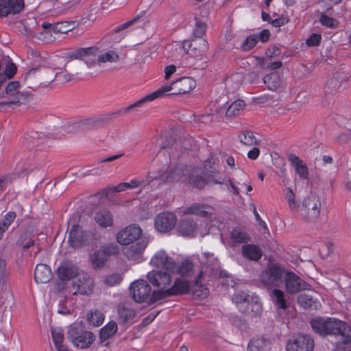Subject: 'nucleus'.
Instances as JSON below:
<instances>
[{
	"mask_svg": "<svg viewBox=\"0 0 351 351\" xmlns=\"http://www.w3.org/2000/svg\"><path fill=\"white\" fill-rule=\"evenodd\" d=\"M196 86L195 81L190 77H182L173 82L171 85H165L157 90L149 94L143 98L139 99L135 103L128 106L125 111L128 112L130 110L141 107L147 101H152L156 99L161 97L167 94V92L173 90L171 93L173 95L184 94L190 92Z\"/></svg>",
	"mask_w": 351,
	"mask_h": 351,
	"instance_id": "nucleus-1",
	"label": "nucleus"
},
{
	"mask_svg": "<svg viewBox=\"0 0 351 351\" xmlns=\"http://www.w3.org/2000/svg\"><path fill=\"white\" fill-rule=\"evenodd\" d=\"M322 208L320 197L315 194H311L304 198L296 213L305 221L315 223L319 218Z\"/></svg>",
	"mask_w": 351,
	"mask_h": 351,
	"instance_id": "nucleus-2",
	"label": "nucleus"
},
{
	"mask_svg": "<svg viewBox=\"0 0 351 351\" xmlns=\"http://www.w3.org/2000/svg\"><path fill=\"white\" fill-rule=\"evenodd\" d=\"M175 271L160 270L152 271L147 274V279L153 286L158 288L154 291V297L161 300L168 295H165V291L171 287L173 282L172 274Z\"/></svg>",
	"mask_w": 351,
	"mask_h": 351,
	"instance_id": "nucleus-3",
	"label": "nucleus"
},
{
	"mask_svg": "<svg viewBox=\"0 0 351 351\" xmlns=\"http://www.w3.org/2000/svg\"><path fill=\"white\" fill-rule=\"evenodd\" d=\"M67 337L74 346L81 349L88 348L95 341L93 333L86 330L80 322L74 323L69 327Z\"/></svg>",
	"mask_w": 351,
	"mask_h": 351,
	"instance_id": "nucleus-4",
	"label": "nucleus"
},
{
	"mask_svg": "<svg viewBox=\"0 0 351 351\" xmlns=\"http://www.w3.org/2000/svg\"><path fill=\"white\" fill-rule=\"evenodd\" d=\"M130 289L132 298L138 303L147 302L152 304L159 301V299L154 297V291L152 293L151 286L145 280L132 282Z\"/></svg>",
	"mask_w": 351,
	"mask_h": 351,
	"instance_id": "nucleus-5",
	"label": "nucleus"
},
{
	"mask_svg": "<svg viewBox=\"0 0 351 351\" xmlns=\"http://www.w3.org/2000/svg\"><path fill=\"white\" fill-rule=\"evenodd\" d=\"M285 272L282 267L271 265L261 272L260 282L265 287L269 289L278 287L282 282Z\"/></svg>",
	"mask_w": 351,
	"mask_h": 351,
	"instance_id": "nucleus-6",
	"label": "nucleus"
},
{
	"mask_svg": "<svg viewBox=\"0 0 351 351\" xmlns=\"http://www.w3.org/2000/svg\"><path fill=\"white\" fill-rule=\"evenodd\" d=\"M283 281L285 291L290 295L311 289V285L293 271H285Z\"/></svg>",
	"mask_w": 351,
	"mask_h": 351,
	"instance_id": "nucleus-7",
	"label": "nucleus"
},
{
	"mask_svg": "<svg viewBox=\"0 0 351 351\" xmlns=\"http://www.w3.org/2000/svg\"><path fill=\"white\" fill-rule=\"evenodd\" d=\"M142 229L136 224H130L119 231L116 235L117 241L123 245H128L141 240Z\"/></svg>",
	"mask_w": 351,
	"mask_h": 351,
	"instance_id": "nucleus-8",
	"label": "nucleus"
},
{
	"mask_svg": "<svg viewBox=\"0 0 351 351\" xmlns=\"http://www.w3.org/2000/svg\"><path fill=\"white\" fill-rule=\"evenodd\" d=\"M94 237L90 232L83 230L78 225H73L69 233V242L73 247H79L88 245Z\"/></svg>",
	"mask_w": 351,
	"mask_h": 351,
	"instance_id": "nucleus-9",
	"label": "nucleus"
},
{
	"mask_svg": "<svg viewBox=\"0 0 351 351\" xmlns=\"http://www.w3.org/2000/svg\"><path fill=\"white\" fill-rule=\"evenodd\" d=\"M327 335H341L344 344L351 342V328L345 322L328 317Z\"/></svg>",
	"mask_w": 351,
	"mask_h": 351,
	"instance_id": "nucleus-10",
	"label": "nucleus"
},
{
	"mask_svg": "<svg viewBox=\"0 0 351 351\" xmlns=\"http://www.w3.org/2000/svg\"><path fill=\"white\" fill-rule=\"evenodd\" d=\"M188 171L180 167H175L169 171L162 168L159 170L158 174L155 176L157 178L155 180H160L163 182H171L176 181H182L186 182L188 181V176L184 173Z\"/></svg>",
	"mask_w": 351,
	"mask_h": 351,
	"instance_id": "nucleus-11",
	"label": "nucleus"
},
{
	"mask_svg": "<svg viewBox=\"0 0 351 351\" xmlns=\"http://www.w3.org/2000/svg\"><path fill=\"white\" fill-rule=\"evenodd\" d=\"M183 49L189 56L201 58L206 54L208 45L204 38H194L191 41H184Z\"/></svg>",
	"mask_w": 351,
	"mask_h": 351,
	"instance_id": "nucleus-12",
	"label": "nucleus"
},
{
	"mask_svg": "<svg viewBox=\"0 0 351 351\" xmlns=\"http://www.w3.org/2000/svg\"><path fill=\"white\" fill-rule=\"evenodd\" d=\"M314 345V340L309 335H299L287 342L286 350L313 351Z\"/></svg>",
	"mask_w": 351,
	"mask_h": 351,
	"instance_id": "nucleus-13",
	"label": "nucleus"
},
{
	"mask_svg": "<svg viewBox=\"0 0 351 351\" xmlns=\"http://www.w3.org/2000/svg\"><path fill=\"white\" fill-rule=\"evenodd\" d=\"M99 52V48L95 46L80 48L73 51L71 53V57L75 59H82L88 67H91L97 63Z\"/></svg>",
	"mask_w": 351,
	"mask_h": 351,
	"instance_id": "nucleus-14",
	"label": "nucleus"
},
{
	"mask_svg": "<svg viewBox=\"0 0 351 351\" xmlns=\"http://www.w3.org/2000/svg\"><path fill=\"white\" fill-rule=\"evenodd\" d=\"M73 295H90L93 291L94 282L91 277L85 273L80 274L73 281Z\"/></svg>",
	"mask_w": 351,
	"mask_h": 351,
	"instance_id": "nucleus-15",
	"label": "nucleus"
},
{
	"mask_svg": "<svg viewBox=\"0 0 351 351\" xmlns=\"http://www.w3.org/2000/svg\"><path fill=\"white\" fill-rule=\"evenodd\" d=\"M176 221L177 218L173 213H161L155 219V228L160 232H167L175 227Z\"/></svg>",
	"mask_w": 351,
	"mask_h": 351,
	"instance_id": "nucleus-16",
	"label": "nucleus"
},
{
	"mask_svg": "<svg viewBox=\"0 0 351 351\" xmlns=\"http://www.w3.org/2000/svg\"><path fill=\"white\" fill-rule=\"evenodd\" d=\"M150 263L152 266L164 270L176 271V262L164 250L156 252L152 258Z\"/></svg>",
	"mask_w": 351,
	"mask_h": 351,
	"instance_id": "nucleus-17",
	"label": "nucleus"
},
{
	"mask_svg": "<svg viewBox=\"0 0 351 351\" xmlns=\"http://www.w3.org/2000/svg\"><path fill=\"white\" fill-rule=\"evenodd\" d=\"M148 243L149 239L145 237H143L137 243L125 247L123 249V254L129 260L139 262Z\"/></svg>",
	"mask_w": 351,
	"mask_h": 351,
	"instance_id": "nucleus-18",
	"label": "nucleus"
},
{
	"mask_svg": "<svg viewBox=\"0 0 351 351\" xmlns=\"http://www.w3.org/2000/svg\"><path fill=\"white\" fill-rule=\"evenodd\" d=\"M38 78V84H45L47 83L51 82L54 80V71L48 69V68H43L41 69H33L28 71L26 75V81L29 87L30 82L34 78Z\"/></svg>",
	"mask_w": 351,
	"mask_h": 351,
	"instance_id": "nucleus-19",
	"label": "nucleus"
},
{
	"mask_svg": "<svg viewBox=\"0 0 351 351\" xmlns=\"http://www.w3.org/2000/svg\"><path fill=\"white\" fill-rule=\"evenodd\" d=\"M191 291L190 283L184 279L176 278L173 280L171 287L165 291V295L168 297L184 295Z\"/></svg>",
	"mask_w": 351,
	"mask_h": 351,
	"instance_id": "nucleus-20",
	"label": "nucleus"
},
{
	"mask_svg": "<svg viewBox=\"0 0 351 351\" xmlns=\"http://www.w3.org/2000/svg\"><path fill=\"white\" fill-rule=\"evenodd\" d=\"M214 213L215 209L211 206L200 203H194L184 210L185 215H196L201 217H210Z\"/></svg>",
	"mask_w": 351,
	"mask_h": 351,
	"instance_id": "nucleus-21",
	"label": "nucleus"
},
{
	"mask_svg": "<svg viewBox=\"0 0 351 351\" xmlns=\"http://www.w3.org/2000/svg\"><path fill=\"white\" fill-rule=\"evenodd\" d=\"M177 230L183 237H195L199 234L197 224L192 219H181L178 224Z\"/></svg>",
	"mask_w": 351,
	"mask_h": 351,
	"instance_id": "nucleus-22",
	"label": "nucleus"
},
{
	"mask_svg": "<svg viewBox=\"0 0 351 351\" xmlns=\"http://www.w3.org/2000/svg\"><path fill=\"white\" fill-rule=\"evenodd\" d=\"M93 219L97 225L102 228L112 227L114 224L113 215L107 209H101L96 211Z\"/></svg>",
	"mask_w": 351,
	"mask_h": 351,
	"instance_id": "nucleus-23",
	"label": "nucleus"
},
{
	"mask_svg": "<svg viewBox=\"0 0 351 351\" xmlns=\"http://www.w3.org/2000/svg\"><path fill=\"white\" fill-rule=\"evenodd\" d=\"M287 158L291 165L295 168L296 173L299 176L300 178L306 180L308 177V170L302 160L293 154H289Z\"/></svg>",
	"mask_w": 351,
	"mask_h": 351,
	"instance_id": "nucleus-24",
	"label": "nucleus"
},
{
	"mask_svg": "<svg viewBox=\"0 0 351 351\" xmlns=\"http://www.w3.org/2000/svg\"><path fill=\"white\" fill-rule=\"evenodd\" d=\"M57 274L60 279L62 280H69L80 274L78 268L71 263H64L62 264L57 269Z\"/></svg>",
	"mask_w": 351,
	"mask_h": 351,
	"instance_id": "nucleus-25",
	"label": "nucleus"
},
{
	"mask_svg": "<svg viewBox=\"0 0 351 351\" xmlns=\"http://www.w3.org/2000/svg\"><path fill=\"white\" fill-rule=\"evenodd\" d=\"M52 273L49 266L45 264L36 265L34 271V280L37 283H47L51 280Z\"/></svg>",
	"mask_w": 351,
	"mask_h": 351,
	"instance_id": "nucleus-26",
	"label": "nucleus"
},
{
	"mask_svg": "<svg viewBox=\"0 0 351 351\" xmlns=\"http://www.w3.org/2000/svg\"><path fill=\"white\" fill-rule=\"evenodd\" d=\"M71 70V64L69 63L66 64L63 69H59L56 71H54V80L57 79L58 81L62 83L71 81L73 77L78 73L77 71H71V72H69Z\"/></svg>",
	"mask_w": 351,
	"mask_h": 351,
	"instance_id": "nucleus-27",
	"label": "nucleus"
},
{
	"mask_svg": "<svg viewBox=\"0 0 351 351\" xmlns=\"http://www.w3.org/2000/svg\"><path fill=\"white\" fill-rule=\"evenodd\" d=\"M271 347V341L263 337L252 339L248 345L249 351H269Z\"/></svg>",
	"mask_w": 351,
	"mask_h": 351,
	"instance_id": "nucleus-28",
	"label": "nucleus"
},
{
	"mask_svg": "<svg viewBox=\"0 0 351 351\" xmlns=\"http://www.w3.org/2000/svg\"><path fill=\"white\" fill-rule=\"evenodd\" d=\"M117 313L119 320L123 323L132 320L136 315V311L128 304L118 305Z\"/></svg>",
	"mask_w": 351,
	"mask_h": 351,
	"instance_id": "nucleus-29",
	"label": "nucleus"
},
{
	"mask_svg": "<svg viewBox=\"0 0 351 351\" xmlns=\"http://www.w3.org/2000/svg\"><path fill=\"white\" fill-rule=\"evenodd\" d=\"M270 296L278 310L285 311L289 308V304L285 299V294L280 289H274L271 291Z\"/></svg>",
	"mask_w": 351,
	"mask_h": 351,
	"instance_id": "nucleus-30",
	"label": "nucleus"
},
{
	"mask_svg": "<svg viewBox=\"0 0 351 351\" xmlns=\"http://www.w3.org/2000/svg\"><path fill=\"white\" fill-rule=\"evenodd\" d=\"M51 333L52 339L58 351H69L67 348L64 345V332L60 328L51 327Z\"/></svg>",
	"mask_w": 351,
	"mask_h": 351,
	"instance_id": "nucleus-31",
	"label": "nucleus"
},
{
	"mask_svg": "<svg viewBox=\"0 0 351 351\" xmlns=\"http://www.w3.org/2000/svg\"><path fill=\"white\" fill-rule=\"evenodd\" d=\"M242 254L249 260L256 261L261 258L262 252L258 246L248 244L242 247Z\"/></svg>",
	"mask_w": 351,
	"mask_h": 351,
	"instance_id": "nucleus-32",
	"label": "nucleus"
},
{
	"mask_svg": "<svg viewBox=\"0 0 351 351\" xmlns=\"http://www.w3.org/2000/svg\"><path fill=\"white\" fill-rule=\"evenodd\" d=\"M328 317H316L311 321V326L313 330L322 336L327 335Z\"/></svg>",
	"mask_w": 351,
	"mask_h": 351,
	"instance_id": "nucleus-33",
	"label": "nucleus"
},
{
	"mask_svg": "<svg viewBox=\"0 0 351 351\" xmlns=\"http://www.w3.org/2000/svg\"><path fill=\"white\" fill-rule=\"evenodd\" d=\"M262 311L263 309L261 303L259 302V299L255 296L254 301L250 300L248 302H247L244 309L241 311L247 315L255 317L260 315L262 313Z\"/></svg>",
	"mask_w": 351,
	"mask_h": 351,
	"instance_id": "nucleus-34",
	"label": "nucleus"
},
{
	"mask_svg": "<svg viewBox=\"0 0 351 351\" xmlns=\"http://www.w3.org/2000/svg\"><path fill=\"white\" fill-rule=\"evenodd\" d=\"M118 327L115 322L111 321L99 332V338L101 341H106L112 337L117 331Z\"/></svg>",
	"mask_w": 351,
	"mask_h": 351,
	"instance_id": "nucleus-35",
	"label": "nucleus"
},
{
	"mask_svg": "<svg viewBox=\"0 0 351 351\" xmlns=\"http://www.w3.org/2000/svg\"><path fill=\"white\" fill-rule=\"evenodd\" d=\"M245 107V102L242 99H238L232 102L226 111V117H233L239 115Z\"/></svg>",
	"mask_w": 351,
	"mask_h": 351,
	"instance_id": "nucleus-36",
	"label": "nucleus"
},
{
	"mask_svg": "<svg viewBox=\"0 0 351 351\" xmlns=\"http://www.w3.org/2000/svg\"><path fill=\"white\" fill-rule=\"evenodd\" d=\"M202 275V271L198 274L194 284L192 286L191 285V291L197 298H204L208 293L207 288L204 285L199 283V280Z\"/></svg>",
	"mask_w": 351,
	"mask_h": 351,
	"instance_id": "nucleus-37",
	"label": "nucleus"
},
{
	"mask_svg": "<svg viewBox=\"0 0 351 351\" xmlns=\"http://www.w3.org/2000/svg\"><path fill=\"white\" fill-rule=\"evenodd\" d=\"M157 177L153 173H149L146 180L133 179L130 182H126L128 189H135L138 187L146 188V186L150 185Z\"/></svg>",
	"mask_w": 351,
	"mask_h": 351,
	"instance_id": "nucleus-38",
	"label": "nucleus"
},
{
	"mask_svg": "<svg viewBox=\"0 0 351 351\" xmlns=\"http://www.w3.org/2000/svg\"><path fill=\"white\" fill-rule=\"evenodd\" d=\"M104 315L102 312L97 309L92 310L87 315V321L89 324L95 327L100 326L104 320Z\"/></svg>",
	"mask_w": 351,
	"mask_h": 351,
	"instance_id": "nucleus-39",
	"label": "nucleus"
},
{
	"mask_svg": "<svg viewBox=\"0 0 351 351\" xmlns=\"http://www.w3.org/2000/svg\"><path fill=\"white\" fill-rule=\"evenodd\" d=\"M108 258L103 251L100 250L95 251L90 256V261L94 268H101L107 262Z\"/></svg>",
	"mask_w": 351,
	"mask_h": 351,
	"instance_id": "nucleus-40",
	"label": "nucleus"
},
{
	"mask_svg": "<svg viewBox=\"0 0 351 351\" xmlns=\"http://www.w3.org/2000/svg\"><path fill=\"white\" fill-rule=\"evenodd\" d=\"M186 182H189L197 189H202L206 184V181L199 173L198 169H195L192 171V173L188 177Z\"/></svg>",
	"mask_w": 351,
	"mask_h": 351,
	"instance_id": "nucleus-41",
	"label": "nucleus"
},
{
	"mask_svg": "<svg viewBox=\"0 0 351 351\" xmlns=\"http://www.w3.org/2000/svg\"><path fill=\"white\" fill-rule=\"evenodd\" d=\"M263 82L267 88L271 90H276L280 85V78L277 73H271L263 78Z\"/></svg>",
	"mask_w": 351,
	"mask_h": 351,
	"instance_id": "nucleus-42",
	"label": "nucleus"
},
{
	"mask_svg": "<svg viewBox=\"0 0 351 351\" xmlns=\"http://www.w3.org/2000/svg\"><path fill=\"white\" fill-rule=\"evenodd\" d=\"M298 302L301 306L306 309H315L318 306V303L316 300L307 294L300 295L298 298Z\"/></svg>",
	"mask_w": 351,
	"mask_h": 351,
	"instance_id": "nucleus-43",
	"label": "nucleus"
},
{
	"mask_svg": "<svg viewBox=\"0 0 351 351\" xmlns=\"http://www.w3.org/2000/svg\"><path fill=\"white\" fill-rule=\"evenodd\" d=\"M230 236L231 239L234 243H245L250 240L248 234L240 228L233 229Z\"/></svg>",
	"mask_w": 351,
	"mask_h": 351,
	"instance_id": "nucleus-44",
	"label": "nucleus"
},
{
	"mask_svg": "<svg viewBox=\"0 0 351 351\" xmlns=\"http://www.w3.org/2000/svg\"><path fill=\"white\" fill-rule=\"evenodd\" d=\"M119 60V56L114 51H108L102 54H99L97 63L117 62Z\"/></svg>",
	"mask_w": 351,
	"mask_h": 351,
	"instance_id": "nucleus-45",
	"label": "nucleus"
},
{
	"mask_svg": "<svg viewBox=\"0 0 351 351\" xmlns=\"http://www.w3.org/2000/svg\"><path fill=\"white\" fill-rule=\"evenodd\" d=\"M15 218L16 213L14 212H9L0 221V239L3 237V233L8 230Z\"/></svg>",
	"mask_w": 351,
	"mask_h": 351,
	"instance_id": "nucleus-46",
	"label": "nucleus"
},
{
	"mask_svg": "<svg viewBox=\"0 0 351 351\" xmlns=\"http://www.w3.org/2000/svg\"><path fill=\"white\" fill-rule=\"evenodd\" d=\"M8 274L6 271L5 261L0 258V290L5 291L8 288L7 280Z\"/></svg>",
	"mask_w": 351,
	"mask_h": 351,
	"instance_id": "nucleus-47",
	"label": "nucleus"
},
{
	"mask_svg": "<svg viewBox=\"0 0 351 351\" xmlns=\"http://www.w3.org/2000/svg\"><path fill=\"white\" fill-rule=\"evenodd\" d=\"M239 140L241 143L247 146H252L258 144L256 137L250 131L243 132L239 135Z\"/></svg>",
	"mask_w": 351,
	"mask_h": 351,
	"instance_id": "nucleus-48",
	"label": "nucleus"
},
{
	"mask_svg": "<svg viewBox=\"0 0 351 351\" xmlns=\"http://www.w3.org/2000/svg\"><path fill=\"white\" fill-rule=\"evenodd\" d=\"M176 269L182 276H190L193 273V265L189 261H184Z\"/></svg>",
	"mask_w": 351,
	"mask_h": 351,
	"instance_id": "nucleus-49",
	"label": "nucleus"
},
{
	"mask_svg": "<svg viewBox=\"0 0 351 351\" xmlns=\"http://www.w3.org/2000/svg\"><path fill=\"white\" fill-rule=\"evenodd\" d=\"M195 24L193 29V34L195 38H202V36L205 34L207 25L202 21L200 19L195 18Z\"/></svg>",
	"mask_w": 351,
	"mask_h": 351,
	"instance_id": "nucleus-50",
	"label": "nucleus"
},
{
	"mask_svg": "<svg viewBox=\"0 0 351 351\" xmlns=\"http://www.w3.org/2000/svg\"><path fill=\"white\" fill-rule=\"evenodd\" d=\"M233 300L237 304L241 305L239 308L241 311L242 308L247 304V302L250 301V296L245 292L241 291L234 295Z\"/></svg>",
	"mask_w": 351,
	"mask_h": 351,
	"instance_id": "nucleus-51",
	"label": "nucleus"
},
{
	"mask_svg": "<svg viewBox=\"0 0 351 351\" xmlns=\"http://www.w3.org/2000/svg\"><path fill=\"white\" fill-rule=\"evenodd\" d=\"M40 139V134L36 132H32L25 137V141L28 147H31L32 145L39 146Z\"/></svg>",
	"mask_w": 351,
	"mask_h": 351,
	"instance_id": "nucleus-52",
	"label": "nucleus"
},
{
	"mask_svg": "<svg viewBox=\"0 0 351 351\" xmlns=\"http://www.w3.org/2000/svg\"><path fill=\"white\" fill-rule=\"evenodd\" d=\"M285 197L288 202L289 208L292 211L296 212L297 209L299 208L300 204L296 202L295 193L291 188L287 189Z\"/></svg>",
	"mask_w": 351,
	"mask_h": 351,
	"instance_id": "nucleus-53",
	"label": "nucleus"
},
{
	"mask_svg": "<svg viewBox=\"0 0 351 351\" xmlns=\"http://www.w3.org/2000/svg\"><path fill=\"white\" fill-rule=\"evenodd\" d=\"M258 40V37L256 34H252L247 36L243 43L241 47L244 51H249L256 46Z\"/></svg>",
	"mask_w": 351,
	"mask_h": 351,
	"instance_id": "nucleus-54",
	"label": "nucleus"
},
{
	"mask_svg": "<svg viewBox=\"0 0 351 351\" xmlns=\"http://www.w3.org/2000/svg\"><path fill=\"white\" fill-rule=\"evenodd\" d=\"M10 11L11 14H18L24 8L23 0H8Z\"/></svg>",
	"mask_w": 351,
	"mask_h": 351,
	"instance_id": "nucleus-55",
	"label": "nucleus"
},
{
	"mask_svg": "<svg viewBox=\"0 0 351 351\" xmlns=\"http://www.w3.org/2000/svg\"><path fill=\"white\" fill-rule=\"evenodd\" d=\"M122 279L123 278L121 275L118 274H112L107 276L104 280V282L107 286L113 287L119 285L121 282Z\"/></svg>",
	"mask_w": 351,
	"mask_h": 351,
	"instance_id": "nucleus-56",
	"label": "nucleus"
},
{
	"mask_svg": "<svg viewBox=\"0 0 351 351\" xmlns=\"http://www.w3.org/2000/svg\"><path fill=\"white\" fill-rule=\"evenodd\" d=\"M128 189L126 182L119 183L116 186H108L104 190V192L106 193V195H108L110 193H119L125 191Z\"/></svg>",
	"mask_w": 351,
	"mask_h": 351,
	"instance_id": "nucleus-57",
	"label": "nucleus"
},
{
	"mask_svg": "<svg viewBox=\"0 0 351 351\" xmlns=\"http://www.w3.org/2000/svg\"><path fill=\"white\" fill-rule=\"evenodd\" d=\"M101 250L104 252L108 258L111 255H115L119 252V248L116 244H108L105 245L101 249Z\"/></svg>",
	"mask_w": 351,
	"mask_h": 351,
	"instance_id": "nucleus-58",
	"label": "nucleus"
},
{
	"mask_svg": "<svg viewBox=\"0 0 351 351\" xmlns=\"http://www.w3.org/2000/svg\"><path fill=\"white\" fill-rule=\"evenodd\" d=\"M61 25L62 24L52 25L51 23H43L42 24L43 27L45 30V32L47 34H51L52 33H56L57 32H61Z\"/></svg>",
	"mask_w": 351,
	"mask_h": 351,
	"instance_id": "nucleus-59",
	"label": "nucleus"
},
{
	"mask_svg": "<svg viewBox=\"0 0 351 351\" xmlns=\"http://www.w3.org/2000/svg\"><path fill=\"white\" fill-rule=\"evenodd\" d=\"M322 40V36L317 34H313L306 40V45L308 46H317L319 45Z\"/></svg>",
	"mask_w": 351,
	"mask_h": 351,
	"instance_id": "nucleus-60",
	"label": "nucleus"
},
{
	"mask_svg": "<svg viewBox=\"0 0 351 351\" xmlns=\"http://www.w3.org/2000/svg\"><path fill=\"white\" fill-rule=\"evenodd\" d=\"M10 13L9 3L7 0H0V16H5Z\"/></svg>",
	"mask_w": 351,
	"mask_h": 351,
	"instance_id": "nucleus-61",
	"label": "nucleus"
},
{
	"mask_svg": "<svg viewBox=\"0 0 351 351\" xmlns=\"http://www.w3.org/2000/svg\"><path fill=\"white\" fill-rule=\"evenodd\" d=\"M16 66L13 62H9L5 69V75L8 78H12L16 72Z\"/></svg>",
	"mask_w": 351,
	"mask_h": 351,
	"instance_id": "nucleus-62",
	"label": "nucleus"
},
{
	"mask_svg": "<svg viewBox=\"0 0 351 351\" xmlns=\"http://www.w3.org/2000/svg\"><path fill=\"white\" fill-rule=\"evenodd\" d=\"M19 82L17 81L10 82L6 87V93L14 95L15 92L19 89Z\"/></svg>",
	"mask_w": 351,
	"mask_h": 351,
	"instance_id": "nucleus-63",
	"label": "nucleus"
},
{
	"mask_svg": "<svg viewBox=\"0 0 351 351\" xmlns=\"http://www.w3.org/2000/svg\"><path fill=\"white\" fill-rule=\"evenodd\" d=\"M320 22L322 25H326L328 27H334V23H335V20L332 18H330L325 14H322L320 16Z\"/></svg>",
	"mask_w": 351,
	"mask_h": 351,
	"instance_id": "nucleus-64",
	"label": "nucleus"
}]
</instances>
